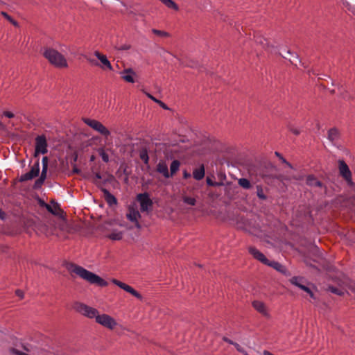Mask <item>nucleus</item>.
I'll list each match as a JSON object with an SVG mask.
<instances>
[{"label": "nucleus", "instance_id": "44", "mask_svg": "<svg viewBox=\"0 0 355 355\" xmlns=\"http://www.w3.org/2000/svg\"><path fill=\"white\" fill-rule=\"evenodd\" d=\"M157 104H159V105L162 108H164V110H168V107H167V105H166L164 103H163L162 101H159V100L157 101Z\"/></svg>", "mask_w": 355, "mask_h": 355}, {"label": "nucleus", "instance_id": "24", "mask_svg": "<svg viewBox=\"0 0 355 355\" xmlns=\"http://www.w3.org/2000/svg\"><path fill=\"white\" fill-rule=\"evenodd\" d=\"M256 42L262 45L263 48L267 49L270 50L271 52H272V49L274 48V46L270 44V42L267 39L258 37L256 40Z\"/></svg>", "mask_w": 355, "mask_h": 355}, {"label": "nucleus", "instance_id": "38", "mask_svg": "<svg viewBox=\"0 0 355 355\" xmlns=\"http://www.w3.org/2000/svg\"><path fill=\"white\" fill-rule=\"evenodd\" d=\"M44 206H45L46 209L48 210V211H49L50 213H51L54 215L57 214V213L55 212L54 209L51 205H49L48 204H44Z\"/></svg>", "mask_w": 355, "mask_h": 355}, {"label": "nucleus", "instance_id": "1", "mask_svg": "<svg viewBox=\"0 0 355 355\" xmlns=\"http://www.w3.org/2000/svg\"><path fill=\"white\" fill-rule=\"evenodd\" d=\"M67 269L69 272L75 273L90 284H96L100 286H106L107 285V282L103 279L76 264H69L67 266Z\"/></svg>", "mask_w": 355, "mask_h": 355}, {"label": "nucleus", "instance_id": "35", "mask_svg": "<svg viewBox=\"0 0 355 355\" xmlns=\"http://www.w3.org/2000/svg\"><path fill=\"white\" fill-rule=\"evenodd\" d=\"M152 32L154 34H155V35H157L158 36H161V37H168V36H169V34L167 32L159 31V30H157V29H153Z\"/></svg>", "mask_w": 355, "mask_h": 355}, {"label": "nucleus", "instance_id": "25", "mask_svg": "<svg viewBox=\"0 0 355 355\" xmlns=\"http://www.w3.org/2000/svg\"><path fill=\"white\" fill-rule=\"evenodd\" d=\"M159 1H161L165 6H166L168 8H171L175 10H179V6L173 0H159Z\"/></svg>", "mask_w": 355, "mask_h": 355}, {"label": "nucleus", "instance_id": "28", "mask_svg": "<svg viewBox=\"0 0 355 355\" xmlns=\"http://www.w3.org/2000/svg\"><path fill=\"white\" fill-rule=\"evenodd\" d=\"M123 234L119 231H113L111 232L107 237L113 241H119L122 239Z\"/></svg>", "mask_w": 355, "mask_h": 355}, {"label": "nucleus", "instance_id": "14", "mask_svg": "<svg viewBox=\"0 0 355 355\" xmlns=\"http://www.w3.org/2000/svg\"><path fill=\"white\" fill-rule=\"evenodd\" d=\"M248 250L250 254H252L254 259L259 260L265 265L268 263L269 260L264 256L263 253H261L254 247H249Z\"/></svg>", "mask_w": 355, "mask_h": 355}, {"label": "nucleus", "instance_id": "18", "mask_svg": "<svg viewBox=\"0 0 355 355\" xmlns=\"http://www.w3.org/2000/svg\"><path fill=\"white\" fill-rule=\"evenodd\" d=\"M328 139L334 144H338L340 139V132L336 128H331L328 131Z\"/></svg>", "mask_w": 355, "mask_h": 355}, {"label": "nucleus", "instance_id": "17", "mask_svg": "<svg viewBox=\"0 0 355 355\" xmlns=\"http://www.w3.org/2000/svg\"><path fill=\"white\" fill-rule=\"evenodd\" d=\"M252 306L255 310H257L259 313L262 314L264 316L268 317V310L266 304L261 301L255 300L252 302Z\"/></svg>", "mask_w": 355, "mask_h": 355}, {"label": "nucleus", "instance_id": "13", "mask_svg": "<svg viewBox=\"0 0 355 355\" xmlns=\"http://www.w3.org/2000/svg\"><path fill=\"white\" fill-rule=\"evenodd\" d=\"M127 218L135 223V225L137 228L140 229L141 225L138 221V219L141 217V215L138 210L134 208H129L128 211L126 214Z\"/></svg>", "mask_w": 355, "mask_h": 355}, {"label": "nucleus", "instance_id": "41", "mask_svg": "<svg viewBox=\"0 0 355 355\" xmlns=\"http://www.w3.org/2000/svg\"><path fill=\"white\" fill-rule=\"evenodd\" d=\"M16 295L20 298L22 299L24 297V293L21 290H17L15 291Z\"/></svg>", "mask_w": 355, "mask_h": 355}, {"label": "nucleus", "instance_id": "15", "mask_svg": "<svg viewBox=\"0 0 355 355\" xmlns=\"http://www.w3.org/2000/svg\"><path fill=\"white\" fill-rule=\"evenodd\" d=\"M156 171L159 173L163 175L165 178H169V171L168 169V165L164 160H160L156 166Z\"/></svg>", "mask_w": 355, "mask_h": 355}, {"label": "nucleus", "instance_id": "4", "mask_svg": "<svg viewBox=\"0 0 355 355\" xmlns=\"http://www.w3.org/2000/svg\"><path fill=\"white\" fill-rule=\"evenodd\" d=\"M73 309L80 314L89 318H96L98 311L91 306H89L83 303L76 302L73 304Z\"/></svg>", "mask_w": 355, "mask_h": 355}, {"label": "nucleus", "instance_id": "53", "mask_svg": "<svg viewBox=\"0 0 355 355\" xmlns=\"http://www.w3.org/2000/svg\"><path fill=\"white\" fill-rule=\"evenodd\" d=\"M293 178L295 180H302V176H301V175H299L297 177V176H293Z\"/></svg>", "mask_w": 355, "mask_h": 355}, {"label": "nucleus", "instance_id": "36", "mask_svg": "<svg viewBox=\"0 0 355 355\" xmlns=\"http://www.w3.org/2000/svg\"><path fill=\"white\" fill-rule=\"evenodd\" d=\"M99 155L101 157L102 159L103 160V162H109V156L104 151V150L103 149H101L99 150Z\"/></svg>", "mask_w": 355, "mask_h": 355}, {"label": "nucleus", "instance_id": "30", "mask_svg": "<svg viewBox=\"0 0 355 355\" xmlns=\"http://www.w3.org/2000/svg\"><path fill=\"white\" fill-rule=\"evenodd\" d=\"M139 157L141 158V159L145 163V164H148V160H149V157H148V152L146 149H143L141 152H140V155H139Z\"/></svg>", "mask_w": 355, "mask_h": 355}, {"label": "nucleus", "instance_id": "16", "mask_svg": "<svg viewBox=\"0 0 355 355\" xmlns=\"http://www.w3.org/2000/svg\"><path fill=\"white\" fill-rule=\"evenodd\" d=\"M121 78L128 83H135L133 76L135 75V71L131 68L125 69L123 71L120 72Z\"/></svg>", "mask_w": 355, "mask_h": 355}, {"label": "nucleus", "instance_id": "7", "mask_svg": "<svg viewBox=\"0 0 355 355\" xmlns=\"http://www.w3.org/2000/svg\"><path fill=\"white\" fill-rule=\"evenodd\" d=\"M96 322L110 329H113L116 325V322L114 318L107 314H98L96 318Z\"/></svg>", "mask_w": 355, "mask_h": 355}, {"label": "nucleus", "instance_id": "54", "mask_svg": "<svg viewBox=\"0 0 355 355\" xmlns=\"http://www.w3.org/2000/svg\"><path fill=\"white\" fill-rule=\"evenodd\" d=\"M275 154L279 158H280L282 157V155L279 153H278V152H275Z\"/></svg>", "mask_w": 355, "mask_h": 355}, {"label": "nucleus", "instance_id": "20", "mask_svg": "<svg viewBox=\"0 0 355 355\" xmlns=\"http://www.w3.org/2000/svg\"><path fill=\"white\" fill-rule=\"evenodd\" d=\"M205 171L204 165L202 164L199 168H195L193 171V177L196 180H200L204 178Z\"/></svg>", "mask_w": 355, "mask_h": 355}, {"label": "nucleus", "instance_id": "51", "mask_svg": "<svg viewBox=\"0 0 355 355\" xmlns=\"http://www.w3.org/2000/svg\"><path fill=\"white\" fill-rule=\"evenodd\" d=\"M129 48H130V46H128V45H124V46H123L120 47V48H119V49H121V50H128V49H129Z\"/></svg>", "mask_w": 355, "mask_h": 355}, {"label": "nucleus", "instance_id": "11", "mask_svg": "<svg viewBox=\"0 0 355 355\" xmlns=\"http://www.w3.org/2000/svg\"><path fill=\"white\" fill-rule=\"evenodd\" d=\"M94 55L99 60L101 64L98 62H94V64L96 66H98L103 70L109 69L110 71L113 70L112 66L110 62L107 58L106 55L101 53L99 51H95Z\"/></svg>", "mask_w": 355, "mask_h": 355}, {"label": "nucleus", "instance_id": "40", "mask_svg": "<svg viewBox=\"0 0 355 355\" xmlns=\"http://www.w3.org/2000/svg\"><path fill=\"white\" fill-rule=\"evenodd\" d=\"M289 130H290L291 132H292L295 135H298L300 134V130H298L297 129L294 128L293 127H289Z\"/></svg>", "mask_w": 355, "mask_h": 355}, {"label": "nucleus", "instance_id": "3", "mask_svg": "<svg viewBox=\"0 0 355 355\" xmlns=\"http://www.w3.org/2000/svg\"><path fill=\"white\" fill-rule=\"evenodd\" d=\"M338 164L340 175L345 180L348 186L351 187L355 186L352 180V173L347 164L343 159H339Z\"/></svg>", "mask_w": 355, "mask_h": 355}, {"label": "nucleus", "instance_id": "9", "mask_svg": "<svg viewBox=\"0 0 355 355\" xmlns=\"http://www.w3.org/2000/svg\"><path fill=\"white\" fill-rule=\"evenodd\" d=\"M47 153V141L44 135H40L35 138V156L37 154L42 153L46 154Z\"/></svg>", "mask_w": 355, "mask_h": 355}, {"label": "nucleus", "instance_id": "43", "mask_svg": "<svg viewBox=\"0 0 355 355\" xmlns=\"http://www.w3.org/2000/svg\"><path fill=\"white\" fill-rule=\"evenodd\" d=\"M207 184L209 185V186H215L217 184L216 182H213L210 178H207Z\"/></svg>", "mask_w": 355, "mask_h": 355}, {"label": "nucleus", "instance_id": "22", "mask_svg": "<svg viewBox=\"0 0 355 355\" xmlns=\"http://www.w3.org/2000/svg\"><path fill=\"white\" fill-rule=\"evenodd\" d=\"M266 265L272 267L273 268H275V270L282 273L285 274L286 272V268H285V266L279 263V262L268 261V263H267Z\"/></svg>", "mask_w": 355, "mask_h": 355}, {"label": "nucleus", "instance_id": "31", "mask_svg": "<svg viewBox=\"0 0 355 355\" xmlns=\"http://www.w3.org/2000/svg\"><path fill=\"white\" fill-rule=\"evenodd\" d=\"M48 157H44L42 159V172L43 173H47L48 170Z\"/></svg>", "mask_w": 355, "mask_h": 355}, {"label": "nucleus", "instance_id": "6", "mask_svg": "<svg viewBox=\"0 0 355 355\" xmlns=\"http://www.w3.org/2000/svg\"><path fill=\"white\" fill-rule=\"evenodd\" d=\"M137 200L140 204L141 211H148L152 209L153 201L150 198L148 193H139L137 196Z\"/></svg>", "mask_w": 355, "mask_h": 355}, {"label": "nucleus", "instance_id": "33", "mask_svg": "<svg viewBox=\"0 0 355 355\" xmlns=\"http://www.w3.org/2000/svg\"><path fill=\"white\" fill-rule=\"evenodd\" d=\"M257 195L258 198L261 200H266V196L264 194L262 188L260 186L257 187Z\"/></svg>", "mask_w": 355, "mask_h": 355}, {"label": "nucleus", "instance_id": "12", "mask_svg": "<svg viewBox=\"0 0 355 355\" xmlns=\"http://www.w3.org/2000/svg\"><path fill=\"white\" fill-rule=\"evenodd\" d=\"M112 282L115 285L118 286L119 287H120L121 289L125 291L126 292L130 293L131 295H132L137 299L142 300L143 297H142L141 295L139 293H138L136 290H135L132 287H131L130 286H129L123 282H121L116 279H113Z\"/></svg>", "mask_w": 355, "mask_h": 355}, {"label": "nucleus", "instance_id": "50", "mask_svg": "<svg viewBox=\"0 0 355 355\" xmlns=\"http://www.w3.org/2000/svg\"><path fill=\"white\" fill-rule=\"evenodd\" d=\"M223 340H224L225 342H227V343H230V344H231V345H232L234 344V342H233L232 340H231L228 339L227 338H225H225H223Z\"/></svg>", "mask_w": 355, "mask_h": 355}, {"label": "nucleus", "instance_id": "46", "mask_svg": "<svg viewBox=\"0 0 355 355\" xmlns=\"http://www.w3.org/2000/svg\"><path fill=\"white\" fill-rule=\"evenodd\" d=\"M146 96L150 98L151 100H153L154 102L155 103H157V101H159L158 99H157L156 98H155L153 96H152L149 93H146Z\"/></svg>", "mask_w": 355, "mask_h": 355}, {"label": "nucleus", "instance_id": "37", "mask_svg": "<svg viewBox=\"0 0 355 355\" xmlns=\"http://www.w3.org/2000/svg\"><path fill=\"white\" fill-rule=\"evenodd\" d=\"M102 178V176L100 173H96L94 175V177L93 178V182L95 184L98 185V187L101 185L100 180Z\"/></svg>", "mask_w": 355, "mask_h": 355}, {"label": "nucleus", "instance_id": "10", "mask_svg": "<svg viewBox=\"0 0 355 355\" xmlns=\"http://www.w3.org/2000/svg\"><path fill=\"white\" fill-rule=\"evenodd\" d=\"M290 282L292 284L297 286L300 289L306 292L311 297L314 298V295L311 289L305 284V280L304 278L300 277H293Z\"/></svg>", "mask_w": 355, "mask_h": 355}, {"label": "nucleus", "instance_id": "42", "mask_svg": "<svg viewBox=\"0 0 355 355\" xmlns=\"http://www.w3.org/2000/svg\"><path fill=\"white\" fill-rule=\"evenodd\" d=\"M191 175L190 173H189L188 171H183V178L184 179H188L189 178H191Z\"/></svg>", "mask_w": 355, "mask_h": 355}, {"label": "nucleus", "instance_id": "34", "mask_svg": "<svg viewBox=\"0 0 355 355\" xmlns=\"http://www.w3.org/2000/svg\"><path fill=\"white\" fill-rule=\"evenodd\" d=\"M329 291L338 295H343L344 294V291L343 289L334 286H329Z\"/></svg>", "mask_w": 355, "mask_h": 355}, {"label": "nucleus", "instance_id": "52", "mask_svg": "<svg viewBox=\"0 0 355 355\" xmlns=\"http://www.w3.org/2000/svg\"><path fill=\"white\" fill-rule=\"evenodd\" d=\"M263 355H274V354H272V353H270V352H268L267 350H264L263 352Z\"/></svg>", "mask_w": 355, "mask_h": 355}, {"label": "nucleus", "instance_id": "2", "mask_svg": "<svg viewBox=\"0 0 355 355\" xmlns=\"http://www.w3.org/2000/svg\"><path fill=\"white\" fill-rule=\"evenodd\" d=\"M43 55L51 64L56 67H67V62L64 55L53 49L44 48Z\"/></svg>", "mask_w": 355, "mask_h": 355}, {"label": "nucleus", "instance_id": "27", "mask_svg": "<svg viewBox=\"0 0 355 355\" xmlns=\"http://www.w3.org/2000/svg\"><path fill=\"white\" fill-rule=\"evenodd\" d=\"M238 184L240 187L245 189H249L252 187V184L247 178H240L238 180Z\"/></svg>", "mask_w": 355, "mask_h": 355}, {"label": "nucleus", "instance_id": "8", "mask_svg": "<svg viewBox=\"0 0 355 355\" xmlns=\"http://www.w3.org/2000/svg\"><path fill=\"white\" fill-rule=\"evenodd\" d=\"M40 173V162L37 159L35 163L31 166V168L29 172L24 173L20 177V182H26L28 180H31L34 178L38 176Z\"/></svg>", "mask_w": 355, "mask_h": 355}, {"label": "nucleus", "instance_id": "55", "mask_svg": "<svg viewBox=\"0 0 355 355\" xmlns=\"http://www.w3.org/2000/svg\"><path fill=\"white\" fill-rule=\"evenodd\" d=\"M287 53H288V54H290V55H291V54H292V53H291V51H288Z\"/></svg>", "mask_w": 355, "mask_h": 355}, {"label": "nucleus", "instance_id": "26", "mask_svg": "<svg viewBox=\"0 0 355 355\" xmlns=\"http://www.w3.org/2000/svg\"><path fill=\"white\" fill-rule=\"evenodd\" d=\"M46 178V173H43L42 172L40 177L35 182L33 188L35 189H38L41 188V187L44 184Z\"/></svg>", "mask_w": 355, "mask_h": 355}, {"label": "nucleus", "instance_id": "21", "mask_svg": "<svg viewBox=\"0 0 355 355\" xmlns=\"http://www.w3.org/2000/svg\"><path fill=\"white\" fill-rule=\"evenodd\" d=\"M101 191H103L104 197L109 205H112L116 204V198L112 194H111L108 190L106 189H102Z\"/></svg>", "mask_w": 355, "mask_h": 355}, {"label": "nucleus", "instance_id": "32", "mask_svg": "<svg viewBox=\"0 0 355 355\" xmlns=\"http://www.w3.org/2000/svg\"><path fill=\"white\" fill-rule=\"evenodd\" d=\"M1 15L15 26H18V23L8 15L7 12L2 11Z\"/></svg>", "mask_w": 355, "mask_h": 355}, {"label": "nucleus", "instance_id": "39", "mask_svg": "<svg viewBox=\"0 0 355 355\" xmlns=\"http://www.w3.org/2000/svg\"><path fill=\"white\" fill-rule=\"evenodd\" d=\"M3 115L8 118H13L15 116L13 113H12L11 112H9V111H5L3 112Z\"/></svg>", "mask_w": 355, "mask_h": 355}, {"label": "nucleus", "instance_id": "29", "mask_svg": "<svg viewBox=\"0 0 355 355\" xmlns=\"http://www.w3.org/2000/svg\"><path fill=\"white\" fill-rule=\"evenodd\" d=\"M182 200L185 204L194 206L196 205V200L194 198H191L187 196H182Z\"/></svg>", "mask_w": 355, "mask_h": 355}, {"label": "nucleus", "instance_id": "48", "mask_svg": "<svg viewBox=\"0 0 355 355\" xmlns=\"http://www.w3.org/2000/svg\"><path fill=\"white\" fill-rule=\"evenodd\" d=\"M6 214L5 212L2 211V209L0 208V218L1 220H3L5 218Z\"/></svg>", "mask_w": 355, "mask_h": 355}, {"label": "nucleus", "instance_id": "19", "mask_svg": "<svg viewBox=\"0 0 355 355\" xmlns=\"http://www.w3.org/2000/svg\"><path fill=\"white\" fill-rule=\"evenodd\" d=\"M307 185L312 187L323 188V184L319 181L313 175H309L306 178Z\"/></svg>", "mask_w": 355, "mask_h": 355}, {"label": "nucleus", "instance_id": "45", "mask_svg": "<svg viewBox=\"0 0 355 355\" xmlns=\"http://www.w3.org/2000/svg\"><path fill=\"white\" fill-rule=\"evenodd\" d=\"M279 159L282 160L283 163L286 164L288 167L291 168H293L292 165L289 162H288L282 156Z\"/></svg>", "mask_w": 355, "mask_h": 355}, {"label": "nucleus", "instance_id": "5", "mask_svg": "<svg viewBox=\"0 0 355 355\" xmlns=\"http://www.w3.org/2000/svg\"><path fill=\"white\" fill-rule=\"evenodd\" d=\"M83 121L88 126L105 137H107L110 135V132L108 130V129L101 122L96 120L85 118L83 119Z\"/></svg>", "mask_w": 355, "mask_h": 355}, {"label": "nucleus", "instance_id": "49", "mask_svg": "<svg viewBox=\"0 0 355 355\" xmlns=\"http://www.w3.org/2000/svg\"><path fill=\"white\" fill-rule=\"evenodd\" d=\"M73 173L78 174V173H80V171L76 166H74L73 168Z\"/></svg>", "mask_w": 355, "mask_h": 355}, {"label": "nucleus", "instance_id": "47", "mask_svg": "<svg viewBox=\"0 0 355 355\" xmlns=\"http://www.w3.org/2000/svg\"><path fill=\"white\" fill-rule=\"evenodd\" d=\"M233 345L236 348V349H237L238 351H239V352H243V349H242V347H241V345H239L238 343H234V344Z\"/></svg>", "mask_w": 355, "mask_h": 355}, {"label": "nucleus", "instance_id": "23", "mask_svg": "<svg viewBox=\"0 0 355 355\" xmlns=\"http://www.w3.org/2000/svg\"><path fill=\"white\" fill-rule=\"evenodd\" d=\"M180 166V161L177 160V159H175L171 162V166H170V172H169L170 177L173 176L178 172V171L179 170Z\"/></svg>", "mask_w": 355, "mask_h": 355}]
</instances>
